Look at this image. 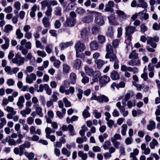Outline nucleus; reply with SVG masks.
<instances>
[{
	"label": "nucleus",
	"mask_w": 160,
	"mask_h": 160,
	"mask_svg": "<svg viewBox=\"0 0 160 160\" xmlns=\"http://www.w3.org/2000/svg\"><path fill=\"white\" fill-rule=\"evenodd\" d=\"M31 146V144L28 141H26L25 142L19 146V148H15L13 150L14 152L17 155L22 156L24 153V150L26 148H28Z\"/></svg>",
	"instance_id": "nucleus-1"
},
{
	"label": "nucleus",
	"mask_w": 160,
	"mask_h": 160,
	"mask_svg": "<svg viewBox=\"0 0 160 160\" xmlns=\"http://www.w3.org/2000/svg\"><path fill=\"white\" fill-rule=\"evenodd\" d=\"M25 60L24 58L21 56L20 54L18 52L15 55V57L12 59V61L13 63L16 64L18 66L23 65Z\"/></svg>",
	"instance_id": "nucleus-2"
},
{
	"label": "nucleus",
	"mask_w": 160,
	"mask_h": 160,
	"mask_svg": "<svg viewBox=\"0 0 160 160\" xmlns=\"http://www.w3.org/2000/svg\"><path fill=\"white\" fill-rule=\"evenodd\" d=\"M91 13L95 14L96 15L95 22L96 23L100 26H102L104 24L105 22L101 13L95 11H91Z\"/></svg>",
	"instance_id": "nucleus-3"
},
{
	"label": "nucleus",
	"mask_w": 160,
	"mask_h": 160,
	"mask_svg": "<svg viewBox=\"0 0 160 160\" xmlns=\"http://www.w3.org/2000/svg\"><path fill=\"white\" fill-rule=\"evenodd\" d=\"M147 41L148 44H150L152 47L156 48L157 45L156 42H158L159 40V37L157 35L154 36L153 37H148Z\"/></svg>",
	"instance_id": "nucleus-4"
},
{
	"label": "nucleus",
	"mask_w": 160,
	"mask_h": 160,
	"mask_svg": "<svg viewBox=\"0 0 160 160\" xmlns=\"http://www.w3.org/2000/svg\"><path fill=\"white\" fill-rule=\"evenodd\" d=\"M90 31L89 27H85L81 31V38L83 40H87L88 39V35Z\"/></svg>",
	"instance_id": "nucleus-5"
},
{
	"label": "nucleus",
	"mask_w": 160,
	"mask_h": 160,
	"mask_svg": "<svg viewBox=\"0 0 160 160\" xmlns=\"http://www.w3.org/2000/svg\"><path fill=\"white\" fill-rule=\"evenodd\" d=\"M110 78L107 75L101 77L99 79V82L101 87L105 86L110 81Z\"/></svg>",
	"instance_id": "nucleus-6"
},
{
	"label": "nucleus",
	"mask_w": 160,
	"mask_h": 160,
	"mask_svg": "<svg viewBox=\"0 0 160 160\" xmlns=\"http://www.w3.org/2000/svg\"><path fill=\"white\" fill-rule=\"evenodd\" d=\"M4 70L8 75H12L13 74H16L19 71V68L18 67H15L11 69L9 66H7L5 68Z\"/></svg>",
	"instance_id": "nucleus-7"
},
{
	"label": "nucleus",
	"mask_w": 160,
	"mask_h": 160,
	"mask_svg": "<svg viewBox=\"0 0 160 160\" xmlns=\"http://www.w3.org/2000/svg\"><path fill=\"white\" fill-rule=\"evenodd\" d=\"M36 76L35 74L31 73L29 75L27 74L26 76V82L29 84L32 83L34 81L36 80Z\"/></svg>",
	"instance_id": "nucleus-8"
},
{
	"label": "nucleus",
	"mask_w": 160,
	"mask_h": 160,
	"mask_svg": "<svg viewBox=\"0 0 160 160\" xmlns=\"http://www.w3.org/2000/svg\"><path fill=\"white\" fill-rule=\"evenodd\" d=\"M76 21L75 19L68 18L67 19L66 21L63 23V25L65 27L67 26L72 27L75 24Z\"/></svg>",
	"instance_id": "nucleus-9"
},
{
	"label": "nucleus",
	"mask_w": 160,
	"mask_h": 160,
	"mask_svg": "<svg viewBox=\"0 0 160 160\" xmlns=\"http://www.w3.org/2000/svg\"><path fill=\"white\" fill-rule=\"evenodd\" d=\"M136 28L134 26H128L125 28V34L126 36H130L133 34L136 31Z\"/></svg>",
	"instance_id": "nucleus-10"
},
{
	"label": "nucleus",
	"mask_w": 160,
	"mask_h": 160,
	"mask_svg": "<svg viewBox=\"0 0 160 160\" xmlns=\"http://www.w3.org/2000/svg\"><path fill=\"white\" fill-rule=\"evenodd\" d=\"M75 48L76 51H79L80 52H82L85 49V47L84 44L81 42H77L75 45Z\"/></svg>",
	"instance_id": "nucleus-11"
},
{
	"label": "nucleus",
	"mask_w": 160,
	"mask_h": 160,
	"mask_svg": "<svg viewBox=\"0 0 160 160\" xmlns=\"http://www.w3.org/2000/svg\"><path fill=\"white\" fill-rule=\"evenodd\" d=\"M73 44L72 42H62L60 43L59 47L61 50H64L65 49L71 46Z\"/></svg>",
	"instance_id": "nucleus-12"
},
{
	"label": "nucleus",
	"mask_w": 160,
	"mask_h": 160,
	"mask_svg": "<svg viewBox=\"0 0 160 160\" xmlns=\"http://www.w3.org/2000/svg\"><path fill=\"white\" fill-rule=\"evenodd\" d=\"M116 12L119 17L121 21H123L126 19L127 16L124 12L119 10H116Z\"/></svg>",
	"instance_id": "nucleus-13"
},
{
	"label": "nucleus",
	"mask_w": 160,
	"mask_h": 160,
	"mask_svg": "<svg viewBox=\"0 0 160 160\" xmlns=\"http://www.w3.org/2000/svg\"><path fill=\"white\" fill-rule=\"evenodd\" d=\"M106 50L107 53L105 55V58L108 59V55L113 53V48L110 44H108L106 46Z\"/></svg>",
	"instance_id": "nucleus-14"
},
{
	"label": "nucleus",
	"mask_w": 160,
	"mask_h": 160,
	"mask_svg": "<svg viewBox=\"0 0 160 160\" xmlns=\"http://www.w3.org/2000/svg\"><path fill=\"white\" fill-rule=\"evenodd\" d=\"M42 23L45 28H49L51 26L50 19L48 17H45L42 19Z\"/></svg>",
	"instance_id": "nucleus-15"
},
{
	"label": "nucleus",
	"mask_w": 160,
	"mask_h": 160,
	"mask_svg": "<svg viewBox=\"0 0 160 160\" xmlns=\"http://www.w3.org/2000/svg\"><path fill=\"white\" fill-rule=\"evenodd\" d=\"M110 77L113 80H117L119 79L120 75L117 71L113 70L110 74Z\"/></svg>",
	"instance_id": "nucleus-16"
},
{
	"label": "nucleus",
	"mask_w": 160,
	"mask_h": 160,
	"mask_svg": "<svg viewBox=\"0 0 160 160\" xmlns=\"http://www.w3.org/2000/svg\"><path fill=\"white\" fill-rule=\"evenodd\" d=\"M140 60L138 59H134L129 61L128 64L132 66L139 65L140 64Z\"/></svg>",
	"instance_id": "nucleus-17"
},
{
	"label": "nucleus",
	"mask_w": 160,
	"mask_h": 160,
	"mask_svg": "<svg viewBox=\"0 0 160 160\" xmlns=\"http://www.w3.org/2000/svg\"><path fill=\"white\" fill-rule=\"evenodd\" d=\"M82 66L81 61L78 59L75 60L74 61V68L76 69H79Z\"/></svg>",
	"instance_id": "nucleus-18"
},
{
	"label": "nucleus",
	"mask_w": 160,
	"mask_h": 160,
	"mask_svg": "<svg viewBox=\"0 0 160 160\" xmlns=\"http://www.w3.org/2000/svg\"><path fill=\"white\" fill-rule=\"evenodd\" d=\"M93 74L92 76L94 78L92 79V81L94 82H97L98 81V79L101 75V72L99 71H94Z\"/></svg>",
	"instance_id": "nucleus-19"
},
{
	"label": "nucleus",
	"mask_w": 160,
	"mask_h": 160,
	"mask_svg": "<svg viewBox=\"0 0 160 160\" xmlns=\"http://www.w3.org/2000/svg\"><path fill=\"white\" fill-rule=\"evenodd\" d=\"M99 45L96 41H93L90 44L91 49L93 50H96L98 49Z\"/></svg>",
	"instance_id": "nucleus-20"
},
{
	"label": "nucleus",
	"mask_w": 160,
	"mask_h": 160,
	"mask_svg": "<svg viewBox=\"0 0 160 160\" xmlns=\"http://www.w3.org/2000/svg\"><path fill=\"white\" fill-rule=\"evenodd\" d=\"M70 78L71 83L72 84H75L76 82L77 77L74 73L72 72L70 74Z\"/></svg>",
	"instance_id": "nucleus-21"
},
{
	"label": "nucleus",
	"mask_w": 160,
	"mask_h": 160,
	"mask_svg": "<svg viewBox=\"0 0 160 160\" xmlns=\"http://www.w3.org/2000/svg\"><path fill=\"white\" fill-rule=\"evenodd\" d=\"M84 69L86 73L88 75L90 76H93V73L94 72V71L93 69L88 67H85Z\"/></svg>",
	"instance_id": "nucleus-22"
},
{
	"label": "nucleus",
	"mask_w": 160,
	"mask_h": 160,
	"mask_svg": "<svg viewBox=\"0 0 160 160\" xmlns=\"http://www.w3.org/2000/svg\"><path fill=\"white\" fill-rule=\"evenodd\" d=\"M99 102H107L109 101V100L108 97L104 95L100 96L99 98Z\"/></svg>",
	"instance_id": "nucleus-23"
},
{
	"label": "nucleus",
	"mask_w": 160,
	"mask_h": 160,
	"mask_svg": "<svg viewBox=\"0 0 160 160\" xmlns=\"http://www.w3.org/2000/svg\"><path fill=\"white\" fill-rule=\"evenodd\" d=\"M156 124L153 121H151L150 122L149 124L147 125V128L149 131H152V129L155 128Z\"/></svg>",
	"instance_id": "nucleus-24"
},
{
	"label": "nucleus",
	"mask_w": 160,
	"mask_h": 160,
	"mask_svg": "<svg viewBox=\"0 0 160 160\" xmlns=\"http://www.w3.org/2000/svg\"><path fill=\"white\" fill-rule=\"evenodd\" d=\"M24 154L25 156L28 158L29 160H32L34 157L35 154L33 152L28 153L27 152H24Z\"/></svg>",
	"instance_id": "nucleus-25"
},
{
	"label": "nucleus",
	"mask_w": 160,
	"mask_h": 160,
	"mask_svg": "<svg viewBox=\"0 0 160 160\" xmlns=\"http://www.w3.org/2000/svg\"><path fill=\"white\" fill-rule=\"evenodd\" d=\"M147 11V10L146 9H145L141 11L138 13H136L135 14L133 15L132 17H131V19L132 20V21L134 20L135 19H136L138 15H139L140 14L142 15L143 14L144 12H146Z\"/></svg>",
	"instance_id": "nucleus-26"
},
{
	"label": "nucleus",
	"mask_w": 160,
	"mask_h": 160,
	"mask_svg": "<svg viewBox=\"0 0 160 160\" xmlns=\"http://www.w3.org/2000/svg\"><path fill=\"white\" fill-rule=\"evenodd\" d=\"M92 18L91 16H88L83 18L82 21L84 22L88 23L92 20Z\"/></svg>",
	"instance_id": "nucleus-27"
},
{
	"label": "nucleus",
	"mask_w": 160,
	"mask_h": 160,
	"mask_svg": "<svg viewBox=\"0 0 160 160\" xmlns=\"http://www.w3.org/2000/svg\"><path fill=\"white\" fill-rule=\"evenodd\" d=\"M7 140L8 142V143L10 145H13L16 146V141L13 139L11 138L9 136L7 137Z\"/></svg>",
	"instance_id": "nucleus-28"
},
{
	"label": "nucleus",
	"mask_w": 160,
	"mask_h": 160,
	"mask_svg": "<svg viewBox=\"0 0 160 160\" xmlns=\"http://www.w3.org/2000/svg\"><path fill=\"white\" fill-rule=\"evenodd\" d=\"M108 58L110 59V62H115L116 61L118 60L117 57L115 54L112 53L111 54L108 55Z\"/></svg>",
	"instance_id": "nucleus-29"
},
{
	"label": "nucleus",
	"mask_w": 160,
	"mask_h": 160,
	"mask_svg": "<svg viewBox=\"0 0 160 160\" xmlns=\"http://www.w3.org/2000/svg\"><path fill=\"white\" fill-rule=\"evenodd\" d=\"M52 8L51 7V5L48 6V8L46 11L45 12L46 15L49 18H50L52 15Z\"/></svg>",
	"instance_id": "nucleus-30"
},
{
	"label": "nucleus",
	"mask_w": 160,
	"mask_h": 160,
	"mask_svg": "<svg viewBox=\"0 0 160 160\" xmlns=\"http://www.w3.org/2000/svg\"><path fill=\"white\" fill-rule=\"evenodd\" d=\"M78 156L81 158L83 160H86L87 158V154L86 153H84L81 151L78 152Z\"/></svg>",
	"instance_id": "nucleus-31"
},
{
	"label": "nucleus",
	"mask_w": 160,
	"mask_h": 160,
	"mask_svg": "<svg viewBox=\"0 0 160 160\" xmlns=\"http://www.w3.org/2000/svg\"><path fill=\"white\" fill-rule=\"evenodd\" d=\"M36 108L35 111L37 114L39 115L40 117H42L43 114L42 112V109L40 107L37 106Z\"/></svg>",
	"instance_id": "nucleus-32"
},
{
	"label": "nucleus",
	"mask_w": 160,
	"mask_h": 160,
	"mask_svg": "<svg viewBox=\"0 0 160 160\" xmlns=\"http://www.w3.org/2000/svg\"><path fill=\"white\" fill-rule=\"evenodd\" d=\"M15 34L17 38L18 39H20L23 37V33L21 32V30L19 28L16 30Z\"/></svg>",
	"instance_id": "nucleus-33"
},
{
	"label": "nucleus",
	"mask_w": 160,
	"mask_h": 160,
	"mask_svg": "<svg viewBox=\"0 0 160 160\" xmlns=\"http://www.w3.org/2000/svg\"><path fill=\"white\" fill-rule=\"evenodd\" d=\"M62 8L60 7H56L54 9L55 15L57 16H61L62 15Z\"/></svg>",
	"instance_id": "nucleus-34"
},
{
	"label": "nucleus",
	"mask_w": 160,
	"mask_h": 160,
	"mask_svg": "<svg viewBox=\"0 0 160 160\" xmlns=\"http://www.w3.org/2000/svg\"><path fill=\"white\" fill-rule=\"evenodd\" d=\"M116 106L118 108L121 113L125 111V107L126 106L121 105V102H118L116 104Z\"/></svg>",
	"instance_id": "nucleus-35"
},
{
	"label": "nucleus",
	"mask_w": 160,
	"mask_h": 160,
	"mask_svg": "<svg viewBox=\"0 0 160 160\" xmlns=\"http://www.w3.org/2000/svg\"><path fill=\"white\" fill-rule=\"evenodd\" d=\"M97 67L98 68H101L105 63V62L101 59H98L96 61Z\"/></svg>",
	"instance_id": "nucleus-36"
},
{
	"label": "nucleus",
	"mask_w": 160,
	"mask_h": 160,
	"mask_svg": "<svg viewBox=\"0 0 160 160\" xmlns=\"http://www.w3.org/2000/svg\"><path fill=\"white\" fill-rule=\"evenodd\" d=\"M107 35L111 38H113V29L112 27H110L108 28L107 32Z\"/></svg>",
	"instance_id": "nucleus-37"
},
{
	"label": "nucleus",
	"mask_w": 160,
	"mask_h": 160,
	"mask_svg": "<svg viewBox=\"0 0 160 160\" xmlns=\"http://www.w3.org/2000/svg\"><path fill=\"white\" fill-rule=\"evenodd\" d=\"M158 143L157 140L155 139H153L152 141L150 143V147L152 149H153L155 148V146H157Z\"/></svg>",
	"instance_id": "nucleus-38"
},
{
	"label": "nucleus",
	"mask_w": 160,
	"mask_h": 160,
	"mask_svg": "<svg viewBox=\"0 0 160 160\" xmlns=\"http://www.w3.org/2000/svg\"><path fill=\"white\" fill-rule=\"evenodd\" d=\"M76 90H77L78 92L77 94V96L78 99L80 100L82 99V94L83 93V90L78 88H76Z\"/></svg>",
	"instance_id": "nucleus-39"
},
{
	"label": "nucleus",
	"mask_w": 160,
	"mask_h": 160,
	"mask_svg": "<svg viewBox=\"0 0 160 160\" xmlns=\"http://www.w3.org/2000/svg\"><path fill=\"white\" fill-rule=\"evenodd\" d=\"M83 118L85 119L90 117L91 114L87 109H84L82 113Z\"/></svg>",
	"instance_id": "nucleus-40"
},
{
	"label": "nucleus",
	"mask_w": 160,
	"mask_h": 160,
	"mask_svg": "<svg viewBox=\"0 0 160 160\" xmlns=\"http://www.w3.org/2000/svg\"><path fill=\"white\" fill-rule=\"evenodd\" d=\"M75 92L74 88L72 87H70L68 89L66 90L65 94L66 95H69L70 93L72 94L74 93Z\"/></svg>",
	"instance_id": "nucleus-41"
},
{
	"label": "nucleus",
	"mask_w": 160,
	"mask_h": 160,
	"mask_svg": "<svg viewBox=\"0 0 160 160\" xmlns=\"http://www.w3.org/2000/svg\"><path fill=\"white\" fill-rule=\"evenodd\" d=\"M108 18L110 23L112 24L115 25H117V23L115 22V18L113 16H110L108 17Z\"/></svg>",
	"instance_id": "nucleus-42"
},
{
	"label": "nucleus",
	"mask_w": 160,
	"mask_h": 160,
	"mask_svg": "<svg viewBox=\"0 0 160 160\" xmlns=\"http://www.w3.org/2000/svg\"><path fill=\"white\" fill-rule=\"evenodd\" d=\"M12 29V26L10 24H8L5 26L4 31L6 33H8Z\"/></svg>",
	"instance_id": "nucleus-43"
},
{
	"label": "nucleus",
	"mask_w": 160,
	"mask_h": 160,
	"mask_svg": "<svg viewBox=\"0 0 160 160\" xmlns=\"http://www.w3.org/2000/svg\"><path fill=\"white\" fill-rule=\"evenodd\" d=\"M136 50H134L129 55V58L132 59L133 58L134 59H137L138 57V54L137 53H135Z\"/></svg>",
	"instance_id": "nucleus-44"
},
{
	"label": "nucleus",
	"mask_w": 160,
	"mask_h": 160,
	"mask_svg": "<svg viewBox=\"0 0 160 160\" xmlns=\"http://www.w3.org/2000/svg\"><path fill=\"white\" fill-rule=\"evenodd\" d=\"M105 37L104 36L99 35L98 36V40L99 43L101 44L105 42Z\"/></svg>",
	"instance_id": "nucleus-45"
},
{
	"label": "nucleus",
	"mask_w": 160,
	"mask_h": 160,
	"mask_svg": "<svg viewBox=\"0 0 160 160\" xmlns=\"http://www.w3.org/2000/svg\"><path fill=\"white\" fill-rule=\"evenodd\" d=\"M91 31L93 34H96L100 32V28L98 27L94 26L92 28Z\"/></svg>",
	"instance_id": "nucleus-46"
},
{
	"label": "nucleus",
	"mask_w": 160,
	"mask_h": 160,
	"mask_svg": "<svg viewBox=\"0 0 160 160\" xmlns=\"http://www.w3.org/2000/svg\"><path fill=\"white\" fill-rule=\"evenodd\" d=\"M85 9L81 7L78 8L76 10V13L80 15H82L85 12Z\"/></svg>",
	"instance_id": "nucleus-47"
},
{
	"label": "nucleus",
	"mask_w": 160,
	"mask_h": 160,
	"mask_svg": "<svg viewBox=\"0 0 160 160\" xmlns=\"http://www.w3.org/2000/svg\"><path fill=\"white\" fill-rule=\"evenodd\" d=\"M70 69V67L69 65L66 64H64L63 66V70L64 73H68Z\"/></svg>",
	"instance_id": "nucleus-48"
},
{
	"label": "nucleus",
	"mask_w": 160,
	"mask_h": 160,
	"mask_svg": "<svg viewBox=\"0 0 160 160\" xmlns=\"http://www.w3.org/2000/svg\"><path fill=\"white\" fill-rule=\"evenodd\" d=\"M61 152L63 154L66 155L67 157H69L71 155L70 152L65 148H63L62 149Z\"/></svg>",
	"instance_id": "nucleus-49"
},
{
	"label": "nucleus",
	"mask_w": 160,
	"mask_h": 160,
	"mask_svg": "<svg viewBox=\"0 0 160 160\" xmlns=\"http://www.w3.org/2000/svg\"><path fill=\"white\" fill-rule=\"evenodd\" d=\"M93 115L96 118L99 119L101 117L102 114L101 112H98V110L95 109L94 110Z\"/></svg>",
	"instance_id": "nucleus-50"
},
{
	"label": "nucleus",
	"mask_w": 160,
	"mask_h": 160,
	"mask_svg": "<svg viewBox=\"0 0 160 160\" xmlns=\"http://www.w3.org/2000/svg\"><path fill=\"white\" fill-rule=\"evenodd\" d=\"M44 89L46 91L47 94L50 95L52 93L51 89L49 88L48 85L47 84H44Z\"/></svg>",
	"instance_id": "nucleus-51"
},
{
	"label": "nucleus",
	"mask_w": 160,
	"mask_h": 160,
	"mask_svg": "<svg viewBox=\"0 0 160 160\" xmlns=\"http://www.w3.org/2000/svg\"><path fill=\"white\" fill-rule=\"evenodd\" d=\"M57 94L58 93L56 92H53V94L51 97L50 100L53 102L57 101L58 100V97L57 96Z\"/></svg>",
	"instance_id": "nucleus-52"
},
{
	"label": "nucleus",
	"mask_w": 160,
	"mask_h": 160,
	"mask_svg": "<svg viewBox=\"0 0 160 160\" xmlns=\"http://www.w3.org/2000/svg\"><path fill=\"white\" fill-rule=\"evenodd\" d=\"M140 27V32L142 33H144L148 30V28L144 23L142 24Z\"/></svg>",
	"instance_id": "nucleus-53"
},
{
	"label": "nucleus",
	"mask_w": 160,
	"mask_h": 160,
	"mask_svg": "<svg viewBox=\"0 0 160 160\" xmlns=\"http://www.w3.org/2000/svg\"><path fill=\"white\" fill-rule=\"evenodd\" d=\"M121 137L118 134H115L113 137L111 138V141H117V140H120Z\"/></svg>",
	"instance_id": "nucleus-54"
},
{
	"label": "nucleus",
	"mask_w": 160,
	"mask_h": 160,
	"mask_svg": "<svg viewBox=\"0 0 160 160\" xmlns=\"http://www.w3.org/2000/svg\"><path fill=\"white\" fill-rule=\"evenodd\" d=\"M133 95V92L132 91H128V93L126 94L124 99L128 100L130 96H132Z\"/></svg>",
	"instance_id": "nucleus-55"
},
{
	"label": "nucleus",
	"mask_w": 160,
	"mask_h": 160,
	"mask_svg": "<svg viewBox=\"0 0 160 160\" xmlns=\"http://www.w3.org/2000/svg\"><path fill=\"white\" fill-rule=\"evenodd\" d=\"M63 101L64 103L65 106L66 107H70L71 106V104L70 101H69L66 98H63Z\"/></svg>",
	"instance_id": "nucleus-56"
},
{
	"label": "nucleus",
	"mask_w": 160,
	"mask_h": 160,
	"mask_svg": "<svg viewBox=\"0 0 160 160\" xmlns=\"http://www.w3.org/2000/svg\"><path fill=\"white\" fill-rule=\"evenodd\" d=\"M10 41L5 42L4 44H2L1 45V47L3 50H6L7 49L9 46Z\"/></svg>",
	"instance_id": "nucleus-57"
},
{
	"label": "nucleus",
	"mask_w": 160,
	"mask_h": 160,
	"mask_svg": "<svg viewBox=\"0 0 160 160\" xmlns=\"http://www.w3.org/2000/svg\"><path fill=\"white\" fill-rule=\"evenodd\" d=\"M32 102L33 103L35 104L34 105V107H36L39 106V105L37 104L38 102V100L36 97H33L32 98Z\"/></svg>",
	"instance_id": "nucleus-58"
},
{
	"label": "nucleus",
	"mask_w": 160,
	"mask_h": 160,
	"mask_svg": "<svg viewBox=\"0 0 160 160\" xmlns=\"http://www.w3.org/2000/svg\"><path fill=\"white\" fill-rule=\"evenodd\" d=\"M104 11L108 12H110L111 13H112L113 12L114 10L112 8L106 4L105 6Z\"/></svg>",
	"instance_id": "nucleus-59"
},
{
	"label": "nucleus",
	"mask_w": 160,
	"mask_h": 160,
	"mask_svg": "<svg viewBox=\"0 0 160 160\" xmlns=\"http://www.w3.org/2000/svg\"><path fill=\"white\" fill-rule=\"evenodd\" d=\"M111 145V142L109 141H106L104 144L103 145V148L105 150H107L109 149V147Z\"/></svg>",
	"instance_id": "nucleus-60"
},
{
	"label": "nucleus",
	"mask_w": 160,
	"mask_h": 160,
	"mask_svg": "<svg viewBox=\"0 0 160 160\" xmlns=\"http://www.w3.org/2000/svg\"><path fill=\"white\" fill-rule=\"evenodd\" d=\"M52 45L51 44H47L45 48V50L47 52L50 54L52 52Z\"/></svg>",
	"instance_id": "nucleus-61"
},
{
	"label": "nucleus",
	"mask_w": 160,
	"mask_h": 160,
	"mask_svg": "<svg viewBox=\"0 0 160 160\" xmlns=\"http://www.w3.org/2000/svg\"><path fill=\"white\" fill-rule=\"evenodd\" d=\"M99 96H97L96 92H94L92 93V96L90 99L92 100H95L98 101L99 102Z\"/></svg>",
	"instance_id": "nucleus-62"
},
{
	"label": "nucleus",
	"mask_w": 160,
	"mask_h": 160,
	"mask_svg": "<svg viewBox=\"0 0 160 160\" xmlns=\"http://www.w3.org/2000/svg\"><path fill=\"white\" fill-rule=\"evenodd\" d=\"M37 53L38 56L42 57H44L46 55V53L44 51L38 50L37 52Z\"/></svg>",
	"instance_id": "nucleus-63"
},
{
	"label": "nucleus",
	"mask_w": 160,
	"mask_h": 160,
	"mask_svg": "<svg viewBox=\"0 0 160 160\" xmlns=\"http://www.w3.org/2000/svg\"><path fill=\"white\" fill-rule=\"evenodd\" d=\"M132 142V139L131 137H128L125 139V142L127 145L131 144Z\"/></svg>",
	"instance_id": "nucleus-64"
}]
</instances>
